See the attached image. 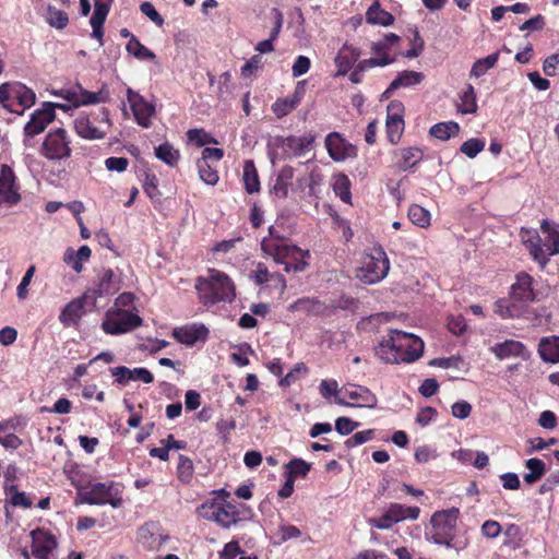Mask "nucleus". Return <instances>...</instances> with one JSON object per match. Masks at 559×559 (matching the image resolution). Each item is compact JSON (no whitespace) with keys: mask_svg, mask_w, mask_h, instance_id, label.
Here are the masks:
<instances>
[{"mask_svg":"<svg viewBox=\"0 0 559 559\" xmlns=\"http://www.w3.org/2000/svg\"><path fill=\"white\" fill-rule=\"evenodd\" d=\"M32 554L37 559H49L50 552L57 547L56 538L43 531L32 532Z\"/></svg>","mask_w":559,"mask_h":559,"instance_id":"obj_22","label":"nucleus"},{"mask_svg":"<svg viewBox=\"0 0 559 559\" xmlns=\"http://www.w3.org/2000/svg\"><path fill=\"white\" fill-rule=\"evenodd\" d=\"M142 324V319L135 313L124 312L120 319H110L103 322V330L112 335L129 332Z\"/></svg>","mask_w":559,"mask_h":559,"instance_id":"obj_16","label":"nucleus"},{"mask_svg":"<svg viewBox=\"0 0 559 559\" xmlns=\"http://www.w3.org/2000/svg\"><path fill=\"white\" fill-rule=\"evenodd\" d=\"M41 154L48 159H62L71 155L70 139L66 129L56 128L47 133Z\"/></svg>","mask_w":559,"mask_h":559,"instance_id":"obj_8","label":"nucleus"},{"mask_svg":"<svg viewBox=\"0 0 559 559\" xmlns=\"http://www.w3.org/2000/svg\"><path fill=\"white\" fill-rule=\"evenodd\" d=\"M538 354L546 362H558L559 336L542 337L538 343Z\"/></svg>","mask_w":559,"mask_h":559,"instance_id":"obj_27","label":"nucleus"},{"mask_svg":"<svg viewBox=\"0 0 559 559\" xmlns=\"http://www.w3.org/2000/svg\"><path fill=\"white\" fill-rule=\"evenodd\" d=\"M525 467L530 469V473L524 475V481L527 484H534L537 480H539L545 472H546V465L545 463L537 457L528 459L525 462Z\"/></svg>","mask_w":559,"mask_h":559,"instance_id":"obj_36","label":"nucleus"},{"mask_svg":"<svg viewBox=\"0 0 559 559\" xmlns=\"http://www.w3.org/2000/svg\"><path fill=\"white\" fill-rule=\"evenodd\" d=\"M460 131V127L456 122L450 121V122H439L436 123L430 128V135L445 141L449 140L451 136L457 134Z\"/></svg>","mask_w":559,"mask_h":559,"instance_id":"obj_38","label":"nucleus"},{"mask_svg":"<svg viewBox=\"0 0 559 559\" xmlns=\"http://www.w3.org/2000/svg\"><path fill=\"white\" fill-rule=\"evenodd\" d=\"M325 146L330 157L335 162H343L356 156L355 146L347 143L337 132H332L326 136Z\"/></svg>","mask_w":559,"mask_h":559,"instance_id":"obj_15","label":"nucleus"},{"mask_svg":"<svg viewBox=\"0 0 559 559\" xmlns=\"http://www.w3.org/2000/svg\"><path fill=\"white\" fill-rule=\"evenodd\" d=\"M177 474L178 478L183 483H189L191 480L193 475V463L189 457L179 455Z\"/></svg>","mask_w":559,"mask_h":559,"instance_id":"obj_48","label":"nucleus"},{"mask_svg":"<svg viewBox=\"0 0 559 559\" xmlns=\"http://www.w3.org/2000/svg\"><path fill=\"white\" fill-rule=\"evenodd\" d=\"M314 136L305 134L302 136H288L283 141V145L296 156H301L312 148Z\"/></svg>","mask_w":559,"mask_h":559,"instance_id":"obj_28","label":"nucleus"},{"mask_svg":"<svg viewBox=\"0 0 559 559\" xmlns=\"http://www.w3.org/2000/svg\"><path fill=\"white\" fill-rule=\"evenodd\" d=\"M499 59V52H493L486 58L478 59L474 62L471 76L479 78L485 74L489 69L493 68Z\"/></svg>","mask_w":559,"mask_h":559,"instance_id":"obj_41","label":"nucleus"},{"mask_svg":"<svg viewBox=\"0 0 559 559\" xmlns=\"http://www.w3.org/2000/svg\"><path fill=\"white\" fill-rule=\"evenodd\" d=\"M7 495L10 496V502L13 507L31 508L32 501L26 497L25 492L17 490L16 486L11 485L7 488Z\"/></svg>","mask_w":559,"mask_h":559,"instance_id":"obj_47","label":"nucleus"},{"mask_svg":"<svg viewBox=\"0 0 559 559\" xmlns=\"http://www.w3.org/2000/svg\"><path fill=\"white\" fill-rule=\"evenodd\" d=\"M341 392L343 396L335 400L341 406L367 408L377 406V396L366 386L347 384L341 389Z\"/></svg>","mask_w":559,"mask_h":559,"instance_id":"obj_9","label":"nucleus"},{"mask_svg":"<svg viewBox=\"0 0 559 559\" xmlns=\"http://www.w3.org/2000/svg\"><path fill=\"white\" fill-rule=\"evenodd\" d=\"M402 338H394L392 330L389 332L388 337H384L382 342L376 347V355L379 359L389 364H400V362H413L418 359V354L413 352L414 355L401 358V353L397 352V347L403 346V340H406L404 336Z\"/></svg>","mask_w":559,"mask_h":559,"instance_id":"obj_10","label":"nucleus"},{"mask_svg":"<svg viewBox=\"0 0 559 559\" xmlns=\"http://www.w3.org/2000/svg\"><path fill=\"white\" fill-rule=\"evenodd\" d=\"M7 430V426L0 424V444L5 449H17L22 444V440L14 433L3 435Z\"/></svg>","mask_w":559,"mask_h":559,"instance_id":"obj_54","label":"nucleus"},{"mask_svg":"<svg viewBox=\"0 0 559 559\" xmlns=\"http://www.w3.org/2000/svg\"><path fill=\"white\" fill-rule=\"evenodd\" d=\"M357 427H359V423L352 420L348 417H338L335 420V430L342 435L347 436L353 432Z\"/></svg>","mask_w":559,"mask_h":559,"instance_id":"obj_55","label":"nucleus"},{"mask_svg":"<svg viewBox=\"0 0 559 559\" xmlns=\"http://www.w3.org/2000/svg\"><path fill=\"white\" fill-rule=\"evenodd\" d=\"M114 271L111 269H102L97 274V282L87 289L83 299H92L94 302L98 297L109 294L114 286Z\"/></svg>","mask_w":559,"mask_h":559,"instance_id":"obj_21","label":"nucleus"},{"mask_svg":"<svg viewBox=\"0 0 559 559\" xmlns=\"http://www.w3.org/2000/svg\"><path fill=\"white\" fill-rule=\"evenodd\" d=\"M91 249L87 246H82L78 251L68 248L63 255V261L72 265V269L80 273L83 270V261H87L91 257Z\"/></svg>","mask_w":559,"mask_h":559,"instance_id":"obj_30","label":"nucleus"},{"mask_svg":"<svg viewBox=\"0 0 559 559\" xmlns=\"http://www.w3.org/2000/svg\"><path fill=\"white\" fill-rule=\"evenodd\" d=\"M390 269L389 259L381 248H376L364 258L362 265L357 271V277L367 284L383 280Z\"/></svg>","mask_w":559,"mask_h":559,"instance_id":"obj_7","label":"nucleus"},{"mask_svg":"<svg viewBox=\"0 0 559 559\" xmlns=\"http://www.w3.org/2000/svg\"><path fill=\"white\" fill-rule=\"evenodd\" d=\"M288 476L295 479L297 476H306L310 471V464L301 459H294L287 464Z\"/></svg>","mask_w":559,"mask_h":559,"instance_id":"obj_50","label":"nucleus"},{"mask_svg":"<svg viewBox=\"0 0 559 559\" xmlns=\"http://www.w3.org/2000/svg\"><path fill=\"white\" fill-rule=\"evenodd\" d=\"M109 12V5L102 1H95L91 25L103 26Z\"/></svg>","mask_w":559,"mask_h":559,"instance_id":"obj_51","label":"nucleus"},{"mask_svg":"<svg viewBox=\"0 0 559 559\" xmlns=\"http://www.w3.org/2000/svg\"><path fill=\"white\" fill-rule=\"evenodd\" d=\"M273 277H276L281 282L283 289L286 287V281L283 277V275H281V274L273 275L269 272L267 267L264 264H262V263L258 264L257 271L254 272V275H253L254 282L258 285L267 283Z\"/></svg>","mask_w":559,"mask_h":559,"instance_id":"obj_46","label":"nucleus"},{"mask_svg":"<svg viewBox=\"0 0 559 559\" xmlns=\"http://www.w3.org/2000/svg\"><path fill=\"white\" fill-rule=\"evenodd\" d=\"M423 80L424 74L421 72L405 70L397 74L383 95L386 96L389 93L400 87L415 86L420 84Z\"/></svg>","mask_w":559,"mask_h":559,"instance_id":"obj_29","label":"nucleus"},{"mask_svg":"<svg viewBox=\"0 0 559 559\" xmlns=\"http://www.w3.org/2000/svg\"><path fill=\"white\" fill-rule=\"evenodd\" d=\"M350 182L347 178V176L341 174L336 177L334 182V192L336 193L340 199L346 203H349L350 201Z\"/></svg>","mask_w":559,"mask_h":559,"instance_id":"obj_45","label":"nucleus"},{"mask_svg":"<svg viewBox=\"0 0 559 559\" xmlns=\"http://www.w3.org/2000/svg\"><path fill=\"white\" fill-rule=\"evenodd\" d=\"M307 372V367L304 362H298L295 367L280 380V385L283 388L290 386L298 378L299 372Z\"/></svg>","mask_w":559,"mask_h":559,"instance_id":"obj_61","label":"nucleus"},{"mask_svg":"<svg viewBox=\"0 0 559 559\" xmlns=\"http://www.w3.org/2000/svg\"><path fill=\"white\" fill-rule=\"evenodd\" d=\"M126 50L128 53L132 55L134 58L139 60H152L154 61L156 59L155 53L150 50L146 46L140 43V40L132 36L131 39H129Z\"/></svg>","mask_w":559,"mask_h":559,"instance_id":"obj_34","label":"nucleus"},{"mask_svg":"<svg viewBox=\"0 0 559 559\" xmlns=\"http://www.w3.org/2000/svg\"><path fill=\"white\" fill-rule=\"evenodd\" d=\"M243 182L246 191L250 194L260 190L259 176L252 160H246L243 164Z\"/></svg>","mask_w":559,"mask_h":559,"instance_id":"obj_35","label":"nucleus"},{"mask_svg":"<svg viewBox=\"0 0 559 559\" xmlns=\"http://www.w3.org/2000/svg\"><path fill=\"white\" fill-rule=\"evenodd\" d=\"M305 94V81L297 83L292 96L278 98L272 105V111L277 118H283L292 112L301 102Z\"/></svg>","mask_w":559,"mask_h":559,"instance_id":"obj_20","label":"nucleus"},{"mask_svg":"<svg viewBox=\"0 0 559 559\" xmlns=\"http://www.w3.org/2000/svg\"><path fill=\"white\" fill-rule=\"evenodd\" d=\"M533 278L527 273L516 275V282L511 287V297L514 300L532 302L535 300V293L532 287Z\"/></svg>","mask_w":559,"mask_h":559,"instance_id":"obj_23","label":"nucleus"},{"mask_svg":"<svg viewBox=\"0 0 559 559\" xmlns=\"http://www.w3.org/2000/svg\"><path fill=\"white\" fill-rule=\"evenodd\" d=\"M408 217L418 227L427 228L430 225L431 216L429 211L418 204L409 206Z\"/></svg>","mask_w":559,"mask_h":559,"instance_id":"obj_39","label":"nucleus"},{"mask_svg":"<svg viewBox=\"0 0 559 559\" xmlns=\"http://www.w3.org/2000/svg\"><path fill=\"white\" fill-rule=\"evenodd\" d=\"M459 509L451 508L443 511H437L432 514L430 524L432 530L430 532V539L437 544L448 548L452 546L453 531L456 527L459 518Z\"/></svg>","mask_w":559,"mask_h":559,"instance_id":"obj_4","label":"nucleus"},{"mask_svg":"<svg viewBox=\"0 0 559 559\" xmlns=\"http://www.w3.org/2000/svg\"><path fill=\"white\" fill-rule=\"evenodd\" d=\"M540 228L543 234H545L543 246L538 235L525 241V246L533 259L542 266H545L549 255L559 253V228L551 226L546 219L542 222Z\"/></svg>","mask_w":559,"mask_h":559,"instance_id":"obj_2","label":"nucleus"},{"mask_svg":"<svg viewBox=\"0 0 559 559\" xmlns=\"http://www.w3.org/2000/svg\"><path fill=\"white\" fill-rule=\"evenodd\" d=\"M207 329L204 325L200 326H185L176 328L173 331V336L181 344L191 346L198 340L205 337Z\"/></svg>","mask_w":559,"mask_h":559,"instance_id":"obj_26","label":"nucleus"},{"mask_svg":"<svg viewBox=\"0 0 559 559\" xmlns=\"http://www.w3.org/2000/svg\"><path fill=\"white\" fill-rule=\"evenodd\" d=\"M359 57L360 51L358 48L345 44L335 57V64L337 67L336 75H345Z\"/></svg>","mask_w":559,"mask_h":559,"instance_id":"obj_24","label":"nucleus"},{"mask_svg":"<svg viewBox=\"0 0 559 559\" xmlns=\"http://www.w3.org/2000/svg\"><path fill=\"white\" fill-rule=\"evenodd\" d=\"M460 99L459 110L462 114H475L477 111L476 93L471 84L467 85Z\"/></svg>","mask_w":559,"mask_h":559,"instance_id":"obj_40","label":"nucleus"},{"mask_svg":"<svg viewBox=\"0 0 559 559\" xmlns=\"http://www.w3.org/2000/svg\"><path fill=\"white\" fill-rule=\"evenodd\" d=\"M187 135L189 141L194 142L198 146H203L207 143H217L211 134L201 129H190Z\"/></svg>","mask_w":559,"mask_h":559,"instance_id":"obj_53","label":"nucleus"},{"mask_svg":"<svg viewBox=\"0 0 559 559\" xmlns=\"http://www.w3.org/2000/svg\"><path fill=\"white\" fill-rule=\"evenodd\" d=\"M140 10L141 12L147 16L153 23H155L157 26H163L164 25V19L162 17V15L156 11V9L154 8V5L148 2V1H145L143 3H141L140 5Z\"/></svg>","mask_w":559,"mask_h":559,"instance_id":"obj_56","label":"nucleus"},{"mask_svg":"<svg viewBox=\"0 0 559 559\" xmlns=\"http://www.w3.org/2000/svg\"><path fill=\"white\" fill-rule=\"evenodd\" d=\"M432 366H437L444 369L455 368L460 369L464 364L460 356H451L448 358H436L430 362Z\"/></svg>","mask_w":559,"mask_h":559,"instance_id":"obj_57","label":"nucleus"},{"mask_svg":"<svg viewBox=\"0 0 559 559\" xmlns=\"http://www.w3.org/2000/svg\"><path fill=\"white\" fill-rule=\"evenodd\" d=\"M198 173L200 179L210 186H215L218 182L217 171L204 159H198L197 162Z\"/></svg>","mask_w":559,"mask_h":559,"instance_id":"obj_42","label":"nucleus"},{"mask_svg":"<svg viewBox=\"0 0 559 559\" xmlns=\"http://www.w3.org/2000/svg\"><path fill=\"white\" fill-rule=\"evenodd\" d=\"M46 21L50 26L62 29L68 25L69 19L66 12L49 5Z\"/></svg>","mask_w":559,"mask_h":559,"instance_id":"obj_43","label":"nucleus"},{"mask_svg":"<svg viewBox=\"0 0 559 559\" xmlns=\"http://www.w3.org/2000/svg\"><path fill=\"white\" fill-rule=\"evenodd\" d=\"M310 69V59L299 56L293 64L292 72L294 78H299L307 73Z\"/></svg>","mask_w":559,"mask_h":559,"instance_id":"obj_64","label":"nucleus"},{"mask_svg":"<svg viewBox=\"0 0 559 559\" xmlns=\"http://www.w3.org/2000/svg\"><path fill=\"white\" fill-rule=\"evenodd\" d=\"M366 19L368 23L383 26L391 25L394 21L393 16L389 12L382 10L378 3L372 4L368 9Z\"/></svg>","mask_w":559,"mask_h":559,"instance_id":"obj_37","label":"nucleus"},{"mask_svg":"<svg viewBox=\"0 0 559 559\" xmlns=\"http://www.w3.org/2000/svg\"><path fill=\"white\" fill-rule=\"evenodd\" d=\"M127 99L136 122L141 127L148 128L151 126V119L155 114L154 105L130 87L127 88Z\"/></svg>","mask_w":559,"mask_h":559,"instance_id":"obj_13","label":"nucleus"},{"mask_svg":"<svg viewBox=\"0 0 559 559\" xmlns=\"http://www.w3.org/2000/svg\"><path fill=\"white\" fill-rule=\"evenodd\" d=\"M35 271H36L35 265H31L26 270V273L24 274L21 283L19 284V286H17V298L20 300H23V299L26 298V296L28 294L27 286L29 285L32 278L34 276Z\"/></svg>","mask_w":559,"mask_h":559,"instance_id":"obj_58","label":"nucleus"},{"mask_svg":"<svg viewBox=\"0 0 559 559\" xmlns=\"http://www.w3.org/2000/svg\"><path fill=\"white\" fill-rule=\"evenodd\" d=\"M472 405L467 401L455 402L451 407L452 416L459 419H465L471 415Z\"/></svg>","mask_w":559,"mask_h":559,"instance_id":"obj_62","label":"nucleus"},{"mask_svg":"<svg viewBox=\"0 0 559 559\" xmlns=\"http://www.w3.org/2000/svg\"><path fill=\"white\" fill-rule=\"evenodd\" d=\"M388 512L394 523H399L404 520H417L420 513L418 507H405L399 503H391L388 508Z\"/></svg>","mask_w":559,"mask_h":559,"instance_id":"obj_31","label":"nucleus"},{"mask_svg":"<svg viewBox=\"0 0 559 559\" xmlns=\"http://www.w3.org/2000/svg\"><path fill=\"white\" fill-rule=\"evenodd\" d=\"M55 117L53 104L45 103L41 109H37L32 114L29 121L25 124V135L33 138L41 133L55 120Z\"/></svg>","mask_w":559,"mask_h":559,"instance_id":"obj_14","label":"nucleus"},{"mask_svg":"<svg viewBox=\"0 0 559 559\" xmlns=\"http://www.w3.org/2000/svg\"><path fill=\"white\" fill-rule=\"evenodd\" d=\"M83 299H75L69 302L61 311L59 320L64 325L75 324L81 317Z\"/></svg>","mask_w":559,"mask_h":559,"instance_id":"obj_32","label":"nucleus"},{"mask_svg":"<svg viewBox=\"0 0 559 559\" xmlns=\"http://www.w3.org/2000/svg\"><path fill=\"white\" fill-rule=\"evenodd\" d=\"M199 512L203 518L216 522L223 528H229L240 521L236 507L229 503L225 506L215 503L202 504Z\"/></svg>","mask_w":559,"mask_h":559,"instance_id":"obj_11","label":"nucleus"},{"mask_svg":"<svg viewBox=\"0 0 559 559\" xmlns=\"http://www.w3.org/2000/svg\"><path fill=\"white\" fill-rule=\"evenodd\" d=\"M392 332L394 338H402L401 336L406 338L403 340V346L397 347V352L401 353V358L414 355V350L418 354V358L421 356L424 350V342L419 337L400 330H392Z\"/></svg>","mask_w":559,"mask_h":559,"instance_id":"obj_25","label":"nucleus"},{"mask_svg":"<svg viewBox=\"0 0 559 559\" xmlns=\"http://www.w3.org/2000/svg\"><path fill=\"white\" fill-rule=\"evenodd\" d=\"M114 483H96L91 485L90 488L79 491V497L83 503L87 504H106L109 500L110 491L112 490Z\"/></svg>","mask_w":559,"mask_h":559,"instance_id":"obj_19","label":"nucleus"},{"mask_svg":"<svg viewBox=\"0 0 559 559\" xmlns=\"http://www.w3.org/2000/svg\"><path fill=\"white\" fill-rule=\"evenodd\" d=\"M485 147V142L473 138L467 141H465L461 147L460 151L465 154L469 158H474L477 156L478 153H480Z\"/></svg>","mask_w":559,"mask_h":559,"instance_id":"obj_49","label":"nucleus"},{"mask_svg":"<svg viewBox=\"0 0 559 559\" xmlns=\"http://www.w3.org/2000/svg\"><path fill=\"white\" fill-rule=\"evenodd\" d=\"M35 93L20 82L0 85V104L11 112L22 115L35 104Z\"/></svg>","mask_w":559,"mask_h":559,"instance_id":"obj_3","label":"nucleus"},{"mask_svg":"<svg viewBox=\"0 0 559 559\" xmlns=\"http://www.w3.org/2000/svg\"><path fill=\"white\" fill-rule=\"evenodd\" d=\"M99 116H102L99 124H96L91 116L78 118L74 122L78 134L85 139H103L110 127V119L105 108L99 109Z\"/></svg>","mask_w":559,"mask_h":559,"instance_id":"obj_12","label":"nucleus"},{"mask_svg":"<svg viewBox=\"0 0 559 559\" xmlns=\"http://www.w3.org/2000/svg\"><path fill=\"white\" fill-rule=\"evenodd\" d=\"M155 156L166 165L175 167L178 164L180 154L170 143L165 142L155 147Z\"/></svg>","mask_w":559,"mask_h":559,"instance_id":"obj_33","label":"nucleus"},{"mask_svg":"<svg viewBox=\"0 0 559 559\" xmlns=\"http://www.w3.org/2000/svg\"><path fill=\"white\" fill-rule=\"evenodd\" d=\"M373 435H374L373 429L358 431L353 437L348 438L346 440L345 444L348 448L360 445V444L369 441L373 437Z\"/></svg>","mask_w":559,"mask_h":559,"instance_id":"obj_60","label":"nucleus"},{"mask_svg":"<svg viewBox=\"0 0 559 559\" xmlns=\"http://www.w3.org/2000/svg\"><path fill=\"white\" fill-rule=\"evenodd\" d=\"M195 289L203 305L231 301L236 296L230 278L225 273L215 269L209 270L207 277L197 278Z\"/></svg>","mask_w":559,"mask_h":559,"instance_id":"obj_1","label":"nucleus"},{"mask_svg":"<svg viewBox=\"0 0 559 559\" xmlns=\"http://www.w3.org/2000/svg\"><path fill=\"white\" fill-rule=\"evenodd\" d=\"M263 64L262 57L260 55L252 56L241 68V75L243 78H250L254 71L259 70Z\"/></svg>","mask_w":559,"mask_h":559,"instance_id":"obj_59","label":"nucleus"},{"mask_svg":"<svg viewBox=\"0 0 559 559\" xmlns=\"http://www.w3.org/2000/svg\"><path fill=\"white\" fill-rule=\"evenodd\" d=\"M53 94L56 96L64 98L66 100H68L71 104V105H64V104H59V103H52L53 110L56 108H60L64 111H67L71 107L106 103L109 100V97H110L109 91L105 87H103L98 92L94 93V92L85 91L81 86H78L75 88H62L59 91H55Z\"/></svg>","mask_w":559,"mask_h":559,"instance_id":"obj_6","label":"nucleus"},{"mask_svg":"<svg viewBox=\"0 0 559 559\" xmlns=\"http://www.w3.org/2000/svg\"><path fill=\"white\" fill-rule=\"evenodd\" d=\"M490 352L500 360L510 357H520L522 359L530 358V352L526 346L515 340H506L490 347Z\"/></svg>","mask_w":559,"mask_h":559,"instance_id":"obj_18","label":"nucleus"},{"mask_svg":"<svg viewBox=\"0 0 559 559\" xmlns=\"http://www.w3.org/2000/svg\"><path fill=\"white\" fill-rule=\"evenodd\" d=\"M404 130L403 119H389L386 118V135L392 144H396Z\"/></svg>","mask_w":559,"mask_h":559,"instance_id":"obj_44","label":"nucleus"},{"mask_svg":"<svg viewBox=\"0 0 559 559\" xmlns=\"http://www.w3.org/2000/svg\"><path fill=\"white\" fill-rule=\"evenodd\" d=\"M301 532L294 525H281L278 528V543H285L292 538L300 537Z\"/></svg>","mask_w":559,"mask_h":559,"instance_id":"obj_63","label":"nucleus"},{"mask_svg":"<svg viewBox=\"0 0 559 559\" xmlns=\"http://www.w3.org/2000/svg\"><path fill=\"white\" fill-rule=\"evenodd\" d=\"M0 197L2 201L9 204H16L21 197L15 186V176L12 168L8 165L1 166L0 171Z\"/></svg>","mask_w":559,"mask_h":559,"instance_id":"obj_17","label":"nucleus"},{"mask_svg":"<svg viewBox=\"0 0 559 559\" xmlns=\"http://www.w3.org/2000/svg\"><path fill=\"white\" fill-rule=\"evenodd\" d=\"M274 227H270V236L261 241L262 251L273 258L274 262L283 264L290 261H297L304 254V251L295 245H289L285 239L273 235Z\"/></svg>","mask_w":559,"mask_h":559,"instance_id":"obj_5","label":"nucleus"},{"mask_svg":"<svg viewBox=\"0 0 559 559\" xmlns=\"http://www.w3.org/2000/svg\"><path fill=\"white\" fill-rule=\"evenodd\" d=\"M403 165L402 168L404 170L414 167L423 157V153L420 150L416 147L404 148L402 151Z\"/></svg>","mask_w":559,"mask_h":559,"instance_id":"obj_52","label":"nucleus"}]
</instances>
